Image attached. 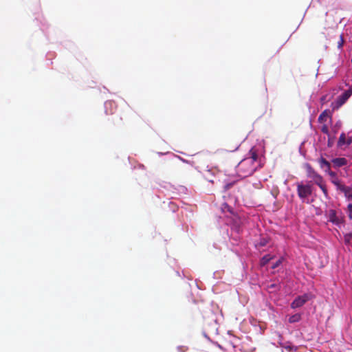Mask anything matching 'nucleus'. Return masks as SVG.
Listing matches in <instances>:
<instances>
[{"mask_svg": "<svg viewBox=\"0 0 352 352\" xmlns=\"http://www.w3.org/2000/svg\"><path fill=\"white\" fill-rule=\"evenodd\" d=\"M325 172L327 173L331 177H336V173L331 171V168L329 169V171H325Z\"/></svg>", "mask_w": 352, "mask_h": 352, "instance_id": "nucleus-24", "label": "nucleus"}, {"mask_svg": "<svg viewBox=\"0 0 352 352\" xmlns=\"http://www.w3.org/2000/svg\"><path fill=\"white\" fill-rule=\"evenodd\" d=\"M320 188L322 190L323 193L327 195V189L326 188L325 184L323 182V179L319 183V184H317Z\"/></svg>", "mask_w": 352, "mask_h": 352, "instance_id": "nucleus-16", "label": "nucleus"}, {"mask_svg": "<svg viewBox=\"0 0 352 352\" xmlns=\"http://www.w3.org/2000/svg\"><path fill=\"white\" fill-rule=\"evenodd\" d=\"M335 167H341L346 164L347 160L344 157H338L332 160Z\"/></svg>", "mask_w": 352, "mask_h": 352, "instance_id": "nucleus-9", "label": "nucleus"}, {"mask_svg": "<svg viewBox=\"0 0 352 352\" xmlns=\"http://www.w3.org/2000/svg\"><path fill=\"white\" fill-rule=\"evenodd\" d=\"M277 286L275 284H271L268 286V288H276Z\"/></svg>", "mask_w": 352, "mask_h": 352, "instance_id": "nucleus-30", "label": "nucleus"}, {"mask_svg": "<svg viewBox=\"0 0 352 352\" xmlns=\"http://www.w3.org/2000/svg\"><path fill=\"white\" fill-rule=\"evenodd\" d=\"M297 192L298 197L300 199H305L311 195L312 186L309 184H303L302 183H298Z\"/></svg>", "mask_w": 352, "mask_h": 352, "instance_id": "nucleus-2", "label": "nucleus"}, {"mask_svg": "<svg viewBox=\"0 0 352 352\" xmlns=\"http://www.w3.org/2000/svg\"><path fill=\"white\" fill-rule=\"evenodd\" d=\"M237 173L241 177H246L251 175L255 170L256 168L254 164H252V160L241 161L237 167Z\"/></svg>", "mask_w": 352, "mask_h": 352, "instance_id": "nucleus-1", "label": "nucleus"}, {"mask_svg": "<svg viewBox=\"0 0 352 352\" xmlns=\"http://www.w3.org/2000/svg\"><path fill=\"white\" fill-rule=\"evenodd\" d=\"M122 118L116 117V119H113L112 123L113 125H119L121 123Z\"/></svg>", "mask_w": 352, "mask_h": 352, "instance_id": "nucleus-21", "label": "nucleus"}, {"mask_svg": "<svg viewBox=\"0 0 352 352\" xmlns=\"http://www.w3.org/2000/svg\"><path fill=\"white\" fill-rule=\"evenodd\" d=\"M318 162L320 168L324 169V171H329L331 168V163L322 157L318 160Z\"/></svg>", "mask_w": 352, "mask_h": 352, "instance_id": "nucleus-7", "label": "nucleus"}, {"mask_svg": "<svg viewBox=\"0 0 352 352\" xmlns=\"http://www.w3.org/2000/svg\"><path fill=\"white\" fill-rule=\"evenodd\" d=\"M346 135L344 133H342L339 137V140H338V146H343L344 144H346Z\"/></svg>", "mask_w": 352, "mask_h": 352, "instance_id": "nucleus-13", "label": "nucleus"}, {"mask_svg": "<svg viewBox=\"0 0 352 352\" xmlns=\"http://www.w3.org/2000/svg\"><path fill=\"white\" fill-rule=\"evenodd\" d=\"M352 95V88L345 91L343 94H342L337 100V104L338 106H342L344 104L346 100L351 97Z\"/></svg>", "mask_w": 352, "mask_h": 352, "instance_id": "nucleus-6", "label": "nucleus"}, {"mask_svg": "<svg viewBox=\"0 0 352 352\" xmlns=\"http://www.w3.org/2000/svg\"><path fill=\"white\" fill-rule=\"evenodd\" d=\"M344 241L345 245L352 246V233L351 232L344 234Z\"/></svg>", "mask_w": 352, "mask_h": 352, "instance_id": "nucleus-11", "label": "nucleus"}, {"mask_svg": "<svg viewBox=\"0 0 352 352\" xmlns=\"http://www.w3.org/2000/svg\"><path fill=\"white\" fill-rule=\"evenodd\" d=\"M272 258V257H271L270 255L264 256L261 259V264L263 265H266Z\"/></svg>", "mask_w": 352, "mask_h": 352, "instance_id": "nucleus-17", "label": "nucleus"}, {"mask_svg": "<svg viewBox=\"0 0 352 352\" xmlns=\"http://www.w3.org/2000/svg\"><path fill=\"white\" fill-rule=\"evenodd\" d=\"M250 157L245 158L244 160H252V164H254V162L258 159V155L256 153V151L254 148H252L250 151Z\"/></svg>", "mask_w": 352, "mask_h": 352, "instance_id": "nucleus-10", "label": "nucleus"}, {"mask_svg": "<svg viewBox=\"0 0 352 352\" xmlns=\"http://www.w3.org/2000/svg\"><path fill=\"white\" fill-rule=\"evenodd\" d=\"M239 148V144L236 143L234 146H232V148L229 150L230 151H236Z\"/></svg>", "mask_w": 352, "mask_h": 352, "instance_id": "nucleus-25", "label": "nucleus"}, {"mask_svg": "<svg viewBox=\"0 0 352 352\" xmlns=\"http://www.w3.org/2000/svg\"><path fill=\"white\" fill-rule=\"evenodd\" d=\"M221 210L222 212L225 214V218L234 220V218L236 217L233 208L226 203H223L221 205Z\"/></svg>", "mask_w": 352, "mask_h": 352, "instance_id": "nucleus-5", "label": "nucleus"}, {"mask_svg": "<svg viewBox=\"0 0 352 352\" xmlns=\"http://www.w3.org/2000/svg\"><path fill=\"white\" fill-rule=\"evenodd\" d=\"M280 345L288 351H292L294 348V346L289 343H280Z\"/></svg>", "mask_w": 352, "mask_h": 352, "instance_id": "nucleus-19", "label": "nucleus"}, {"mask_svg": "<svg viewBox=\"0 0 352 352\" xmlns=\"http://www.w3.org/2000/svg\"><path fill=\"white\" fill-rule=\"evenodd\" d=\"M346 141V144H347L348 146L350 145L352 143V138H348Z\"/></svg>", "mask_w": 352, "mask_h": 352, "instance_id": "nucleus-26", "label": "nucleus"}, {"mask_svg": "<svg viewBox=\"0 0 352 352\" xmlns=\"http://www.w3.org/2000/svg\"><path fill=\"white\" fill-rule=\"evenodd\" d=\"M331 145H332V143H331V140H330V137H329L328 146H329V147H330V146H331Z\"/></svg>", "mask_w": 352, "mask_h": 352, "instance_id": "nucleus-31", "label": "nucleus"}, {"mask_svg": "<svg viewBox=\"0 0 352 352\" xmlns=\"http://www.w3.org/2000/svg\"><path fill=\"white\" fill-rule=\"evenodd\" d=\"M268 242L269 241L267 238H261L255 246L258 250H261V248L265 246Z\"/></svg>", "mask_w": 352, "mask_h": 352, "instance_id": "nucleus-12", "label": "nucleus"}, {"mask_svg": "<svg viewBox=\"0 0 352 352\" xmlns=\"http://www.w3.org/2000/svg\"><path fill=\"white\" fill-rule=\"evenodd\" d=\"M233 185L232 183L228 184L225 186L226 189H229Z\"/></svg>", "mask_w": 352, "mask_h": 352, "instance_id": "nucleus-29", "label": "nucleus"}, {"mask_svg": "<svg viewBox=\"0 0 352 352\" xmlns=\"http://www.w3.org/2000/svg\"><path fill=\"white\" fill-rule=\"evenodd\" d=\"M336 223V224L338 225H340V224H342L343 223H344L345 221H335Z\"/></svg>", "mask_w": 352, "mask_h": 352, "instance_id": "nucleus-32", "label": "nucleus"}, {"mask_svg": "<svg viewBox=\"0 0 352 352\" xmlns=\"http://www.w3.org/2000/svg\"><path fill=\"white\" fill-rule=\"evenodd\" d=\"M301 318V316L300 314H294L289 318V322L290 323H294L296 322H298Z\"/></svg>", "mask_w": 352, "mask_h": 352, "instance_id": "nucleus-14", "label": "nucleus"}, {"mask_svg": "<svg viewBox=\"0 0 352 352\" xmlns=\"http://www.w3.org/2000/svg\"><path fill=\"white\" fill-rule=\"evenodd\" d=\"M332 182L337 186L340 187V182L338 179L333 180Z\"/></svg>", "mask_w": 352, "mask_h": 352, "instance_id": "nucleus-28", "label": "nucleus"}, {"mask_svg": "<svg viewBox=\"0 0 352 352\" xmlns=\"http://www.w3.org/2000/svg\"><path fill=\"white\" fill-rule=\"evenodd\" d=\"M306 166L307 177L311 178L316 184H319V183L323 179L322 176L316 173L309 164H307Z\"/></svg>", "mask_w": 352, "mask_h": 352, "instance_id": "nucleus-4", "label": "nucleus"}, {"mask_svg": "<svg viewBox=\"0 0 352 352\" xmlns=\"http://www.w3.org/2000/svg\"><path fill=\"white\" fill-rule=\"evenodd\" d=\"M343 43H344V39H343L342 35H341L340 37V41L338 42V47L339 48H341L342 47V45H343Z\"/></svg>", "mask_w": 352, "mask_h": 352, "instance_id": "nucleus-23", "label": "nucleus"}, {"mask_svg": "<svg viewBox=\"0 0 352 352\" xmlns=\"http://www.w3.org/2000/svg\"><path fill=\"white\" fill-rule=\"evenodd\" d=\"M283 260V258H280L279 259H278L272 266V267L273 269H275L276 267H278L282 263Z\"/></svg>", "mask_w": 352, "mask_h": 352, "instance_id": "nucleus-20", "label": "nucleus"}, {"mask_svg": "<svg viewBox=\"0 0 352 352\" xmlns=\"http://www.w3.org/2000/svg\"><path fill=\"white\" fill-rule=\"evenodd\" d=\"M321 131L327 135L329 137L330 136L329 135V127L327 124H323L322 126H321Z\"/></svg>", "mask_w": 352, "mask_h": 352, "instance_id": "nucleus-18", "label": "nucleus"}, {"mask_svg": "<svg viewBox=\"0 0 352 352\" xmlns=\"http://www.w3.org/2000/svg\"><path fill=\"white\" fill-rule=\"evenodd\" d=\"M112 105H113V102H111V101H108V102H105L106 108H107L108 106L111 107Z\"/></svg>", "mask_w": 352, "mask_h": 352, "instance_id": "nucleus-27", "label": "nucleus"}, {"mask_svg": "<svg viewBox=\"0 0 352 352\" xmlns=\"http://www.w3.org/2000/svg\"><path fill=\"white\" fill-rule=\"evenodd\" d=\"M328 118L331 120V116L330 115V112L329 110L323 111L318 117V122L320 123H324L327 121Z\"/></svg>", "mask_w": 352, "mask_h": 352, "instance_id": "nucleus-8", "label": "nucleus"}, {"mask_svg": "<svg viewBox=\"0 0 352 352\" xmlns=\"http://www.w3.org/2000/svg\"><path fill=\"white\" fill-rule=\"evenodd\" d=\"M348 210H349V217L351 219H352V204H351L348 206Z\"/></svg>", "mask_w": 352, "mask_h": 352, "instance_id": "nucleus-22", "label": "nucleus"}, {"mask_svg": "<svg viewBox=\"0 0 352 352\" xmlns=\"http://www.w3.org/2000/svg\"><path fill=\"white\" fill-rule=\"evenodd\" d=\"M329 220H338V219L336 217V212L333 210H329Z\"/></svg>", "mask_w": 352, "mask_h": 352, "instance_id": "nucleus-15", "label": "nucleus"}, {"mask_svg": "<svg viewBox=\"0 0 352 352\" xmlns=\"http://www.w3.org/2000/svg\"><path fill=\"white\" fill-rule=\"evenodd\" d=\"M310 299V296L305 294L302 296L296 297L291 304L292 309H296L304 305Z\"/></svg>", "mask_w": 352, "mask_h": 352, "instance_id": "nucleus-3", "label": "nucleus"}]
</instances>
